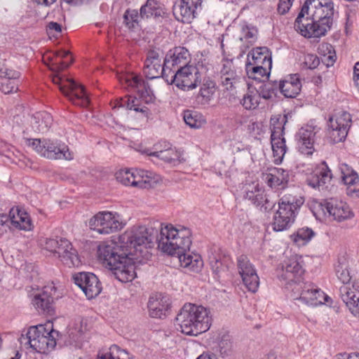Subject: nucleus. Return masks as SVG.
<instances>
[{
	"mask_svg": "<svg viewBox=\"0 0 359 359\" xmlns=\"http://www.w3.org/2000/svg\"><path fill=\"white\" fill-rule=\"evenodd\" d=\"M154 236L145 226L133 227L119 236L118 243L109 241L97 248L99 260L121 283L136 277V264H142L150 257Z\"/></svg>",
	"mask_w": 359,
	"mask_h": 359,
	"instance_id": "f257e3e1",
	"label": "nucleus"
},
{
	"mask_svg": "<svg viewBox=\"0 0 359 359\" xmlns=\"http://www.w3.org/2000/svg\"><path fill=\"white\" fill-rule=\"evenodd\" d=\"M156 241L162 252L171 256H177L180 265L190 271L198 273L203 266V261L199 254L190 252L191 245V231L182 227L175 228L172 224L161 227L160 233L156 231Z\"/></svg>",
	"mask_w": 359,
	"mask_h": 359,
	"instance_id": "f03ea898",
	"label": "nucleus"
},
{
	"mask_svg": "<svg viewBox=\"0 0 359 359\" xmlns=\"http://www.w3.org/2000/svg\"><path fill=\"white\" fill-rule=\"evenodd\" d=\"M334 15L332 0H306L295 20L294 26L306 38H320L332 29Z\"/></svg>",
	"mask_w": 359,
	"mask_h": 359,
	"instance_id": "7ed1b4c3",
	"label": "nucleus"
},
{
	"mask_svg": "<svg viewBox=\"0 0 359 359\" xmlns=\"http://www.w3.org/2000/svg\"><path fill=\"white\" fill-rule=\"evenodd\" d=\"M69 51H59L55 54V57L65 59L69 55ZM51 65L49 69L54 73L52 80L57 85L60 91L68 97L72 104L81 107H88L90 104V98L83 86L76 83L72 79L64 78L60 76V72L69 67L73 60L70 57L69 60L57 62L54 58H50ZM57 59V58H55Z\"/></svg>",
	"mask_w": 359,
	"mask_h": 359,
	"instance_id": "20e7f679",
	"label": "nucleus"
},
{
	"mask_svg": "<svg viewBox=\"0 0 359 359\" xmlns=\"http://www.w3.org/2000/svg\"><path fill=\"white\" fill-rule=\"evenodd\" d=\"M209 314L210 311L202 306L185 304L177 313L175 320L182 333L197 336L210 329L212 318Z\"/></svg>",
	"mask_w": 359,
	"mask_h": 359,
	"instance_id": "39448f33",
	"label": "nucleus"
},
{
	"mask_svg": "<svg viewBox=\"0 0 359 359\" xmlns=\"http://www.w3.org/2000/svg\"><path fill=\"white\" fill-rule=\"evenodd\" d=\"M300 196L285 194L278 201V209L273 217L272 227L275 231L288 229L295 221L300 208L304 203Z\"/></svg>",
	"mask_w": 359,
	"mask_h": 359,
	"instance_id": "423d86ee",
	"label": "nucleus"
},
{
	"mask_svg": "<svg viewBox=\"0 0 359 359\" xmlns=\"http://www.w3.org/2000/svg\"><path fill=\"white\" fill-rule=\"evenodd\" d=\"M27 143L41 156L48 159H65L70 161L74 156L65 143L58 141L40 139H27Z\"/></svg>",
	"mask_w": 359,
	"mask_h": 359,
	"instance_id": "0eeeda50",
	"label": "nucleus"
},
{
	"mask_svg": "<svg viewBox=\"0 0 359 359\" xmlns=\"http://www.w3.org/2000/svg\"><path fill=\"white\" fill-rule=\"evenodd\" d=\"M45 249L60 258L61 262L68 267L79 266L81 264L77 250L66 238L58 237L47 238Z\"/></svg>",
	"mask_w": 359,
	"mask_h": 359,
	"instance_id": "6e6552de",
	"label": "nucleus"
},
{
	"mask_svg": "<svg viewBox=\"0 0 359 359\" xmlns=\"http://www.w3.org/2000/svg\"><path fill=\"white\" fill-rule=\"evenodd\" d=\"M201 73L196 65H184L172 73L168 84H175L184 91L192 90L201 83Z\"/></svg>",
	"mask_w": 359,
	"mask_h": 359,
	"instance_id": "1a4fd4ad",
	"label": "nucleus"
},
{
	"mask_svg": "<svg viewBox=\"0 0 359 359\" xmlns=\"http://www.w3.org/2000/svg\"><path fill=\"white\" fill-rule=\"evenodd\" d=\"M288 115L284 114L282 116L278 114L271 118L270 122L272 127L271 143L273 156L277 157L276 161H279L281 162L287 149L284 135L285 126L287 122Z\"/></svg>",
	"mask_w": 359,
	"mask_h": 359,
	"instance_id": "9d476101",
	"label": "nucleus"
},
{
	"mask_svg": "<svg viewBox=\"0 0 359 359\" xmlns=\"http://www.w3.org/2000/svg\"><path fill=\"white\" fill-rule=\"evenodd\" d=\"M163 52L160 49H151L147 52L144 60V74L148 79L163 78L168 83L170 74L168 69L165 67V59L161 64Z\"/></svg>",
	"mask_w": 359,
	"mask_h": 359,
	"instance_id": "9b49d317",
	"label": "nucleus"
},
{
	"mask_svg": "<svg viewBox=\"0 0 359 359\" xmlns=\"http://www.w3.org/2000/svg\"><path fill=\"white\" fill-rule=\"evenodd\" d=\"M90 229L100 234H109L122 228L119 215L111 212H99L88 222Z\"/></svg>",
	"mask_w": 359,
	"mask_h": 359,
	"instance_id": "f8f14e48",
	"label": "nucleus"
},
{
	"mask_svg": "<svg viewBox=\"0 0 359 359\" xmlns=\"http://www.w3.org/2000/svg\"><path fill=\"white\" fill-rule=\"evenodd\" d=\"M351 123V116L346 111H344L335 118L330 117L327 123L330 142L336 144L344 141L347 136Z\"/></svg>",
	"mask_w": 359,
	"mask_h": 359,
	"instance_id": "ddd939ff",
	"label": "nucleus"
},
{
	"mask_svg": "<svg viewBox=\"0 0 359 359\" xmlns=\"http://www.w3.org/2000/svg\"><path fill=\"white\" fill-rule=\"evenodd\" d=\"M74 283L79 286L88 299L96 297L102 291L98 278L93 273L79 272L73 276Z\"/></svg>",
	"mask_w": 359,
	"mask_h": 359,
	"instance_id": "4468645a",
	"label": "nucleus"
},
{
	"mask_svg": "<svg viewBox=\"0 0 359 359\" xmlns=\"http://www.w3.org/2000/svg\"><path fill=\"white\" fill-rule=\"evenodd\" d=\"M302 262V257L297 255L290 257L283 264L282 272L278 276L279 279L285 281L286 284L299 283L304 273Z\"/></svg>",
	"mask_w": 359,
	"mask_h": 359,
	"instance_id": "2eb2a0df",
	"label": "nucleus"
},
{
	"mask_svg": "<svg viewBox=\"0 0 359 359\" xmlns=\"http://www.w3.org/2000/svg\"><path fill=\"white\" fill-rule=\"evenodd\" d=\"M237 264L244 285L249 291L255 292L259 285V278L253 265L245 255L238 257Z\"/></svg>",
	"mask_w": 359,
	"mask_h": 359,
	"instance_id": "dca6fc26",
	"label": "nucleus"
},
{
	"mask_svg": "<svg viewBox=\"0 0 359 359\" xmlns=\"http://www.w3.org/2000/svg\"><path fill=\"white\" fill-rule=\"evenodd\" d=\"M208 262L214 278L220 282L228 275L230 257L220 249L211 250L208 255Z\"/></svg>",
	"mask_w": 359,
	"mask_h": 359,
	"instance_id": "f3484780",
	"label": "nucleus"
},
{
	"mask_svg": "<svg viewBox=\"0 0 359 359\" xmlns=\"http://www.w3.org/2000/svg\"><path fill=\"white\" fill-rule=\"evenodd\" d=\"M318 131L316 126H306L302 127L295 135V140L299 151L306 155L312 154L314 151L313 144L316 135Z\"/></svg>",
	"mask_w": 359,
	"mask_h": 359,
	"instance_id": "a211bd4d",
	"label": "nucleus"
},
{
	"mask_svg": "<svg viewBox=\"0 0 359 359\" xmlns=\"http://www.w3.org/2000/svg\"><path fill=\"white\" fill-rule=\"evenodd\" d=\"M300 288V296L298 299L307 305L316 306L327 302L330 299L312 283H304Z\"/></svg>",
	"mask_w": 359,
	"mask_h": 359,
	"instance_id": "6ab92c4d",
	"label": "nucleus"
},
{
	"mask_svg": "<svg viewBox=\"0 0 359 359\" xmlns=\"http://www.w3.org/2000/svg\"><path fill=\"white\" fill-rule=\"evenodd\" d=\"M201 4L202 0H180L173 6V14L178 21L190 23L196 17V9Z\"/></svg>",
	"mask_w": 359,
	"mask_h": 359,
	"instance_id": "aec40b11",
	"label": "nucleus"
},
{
	"mask_svg": "<svg viewBox=\"0 0 359 359\" xmlns=\"http://www.w3.org/2000/svg\"><path fill=\"white\" fill-rule=\"evenodd\" d=\"M191 55L187 48L183 46H176L169 50L164 59L165 67L169 68V73H174L176 70L173 68L189 65Z\"/></svg>",
	"mask_w": 359,
	"mask_h": 359,
	"instance_id": "412c9836",
	"label": "nucleus"
},
{
	"mask_svg": "<svg viewBox=\"0 0 359 359\" xmlns=\"http://www.w3.org/2000/svg\"><path fill=\"white\" fill-rule=\"evenodd\" d=\"M20 344H29L30 348L38 353H47L53 350L56 345V339H47L46 336L28 334V330L25 334H22L20 337Z\"/></svg>",
	"mask_w": 359,
	"mask_h": 359,
	"instance_id": "4be33fe9",
	"label": "nucleus"
},
{
	"mask_svg": "<svg viewBox=\"0 0 359 359\" xmlns=\"http://www.w3.org/2000/svg\"><path fill=\"white\" fill-rule=\"evenodd\" d=\"M56 288L53 285L45 286L41 293L36 294L32 300L33 304L37 309L48 314H51L53 311V303L55 299L58 298L55 296Z\"/></svg>",
	"mask_w": 359,
	"mask_h": 359,
	"instance_id": "5701e85b",
	"label": "nucleus"
},
{
	"mask_svg": "<svg viewBox=\"0 0 359 359\" xmlns=\"http://www.w3.org/2000/svg\"><path fill=\"white\" fill-rule=\"evenodd\" d=\"M322 210L326 215L332 217L333 219L337 222H341L351 218L352 213L346 203L342 201H337L331 199L329 201H325L321 204Z\"/></svg>",
	"mask_w": 359,
	"mask_h": 359,
	"instance_id": "b1692460",
	"label": "nucleus"
},
{
	"mask_svg": "<svg viewBox=\"0 0 359 359\" xmlns=\"http://www.w3.org/2000/svg\"><path fill=\"white\" fill-rule=\"evenodd\" d=\"M147 307L150 317L163 318L170 308V299L162 294H153L149 299Z\"/></svg>",
	"mask_w": 359,
	"mask_h": 359,
	"instance_id": "393cba45",
	"label": "nucleus"
},
{
	"mask_svg": "<svg viewBox=\"0 0 359 359\" xmlns=\"http://www.w3.org/2000/svg\"><path fill=\"white\" fill-rule=\"evenodd\" d=\"M140 18L142 20H154L160 22L168 17V13L160 1L147 0L140 8Z\"/></svg>",
	"mask_w": 359,
	"mask_h": 359,
	"instance_id": "a878e982",
	"label": "nucleus"
},
{
	"mask_svg": "<svg viewBox=\"0 0 359 359\" xmlns=\"http://www.w3.org/2000/svg\"><path fill=\"white\" fill-rule=\"evenodd\" d=\"M279 92L286 98H294L299 95L302 82L298 74H289L279 80Z\"/></svg>",
	"mask_w": 359,
	"mask_h": 359,
	"instance_id": "bb28decb",
	"label": "nucleus"
},
{
	"mask_svg": "<svg viewBox=\"0 0 359 359\" xmlns=\"http://www.w3.org/2000/svg\"><path fill=\"white\" fill-rule=\"evenodd\" d=\"M332 178L331 170L327 163L323 161L314 173L307 178V183L310 187L320 190L327 187L326 184L331 181Z\"/></svg>",
	"mask_w": 359,
	"mask_h": 359,
	"instance_id": "cd10ccee",
	"label": "nucleus"
},
{
	"mask_svg": "<svg viewBox=\"0 0 359 359\" xmlns=\"http://www.w3.org/2000/svg\"><path fill=\"white\" fill-rule=\"evenodd\" d=\"M339 291L343 302L351 312L354 316L359 314V290H353L349 286L344 285L340 287Z\"/></svg>",
	"mask_w": 359,
	"mask_h": 359,
	"instance_id": "c85d7f7f",
	"label": "nucleus"
},
{
	"mask_svg": "<svg viewBox=\"0 0 359 359\" xmlns=\"http://www.w3.org/2000/svg\"><path fill=\"white\" fill-rule=\"evenodd\" d=\"M339 169L341 173V179L344 183L350 187L348 188L349 193H355L359 196V182L358 173L348 165L343 163Z\"/></svg>",
	"mask_w": 359,
	"mask_h": 359,
	"instance_id": "c756f323",
	"label": "nucleus"
},
{
	"mask_svg": "<svg viewBox=\"0 0 359 359\" xmlns=\"http://www.w3.org/2000/svg\"><path fill=\"white\" fill-rule=\"evenodd\" d=\"M289 181V172L283 168H274L266 175V183L271 188H284Z\"/></svg>",
	"mask_w": 359,
	"mask_h": 359,
	"instance_id": "7c9ffc66",
	"label": "nucleus"
},
{
	"mask_svg": "<svg viewBox=\"0 0 359 359\" xmlns=\"http://www.w3.org/2000/svg\"><path fill=\"white\" fill-rule=\"evenodd\" d=\"M53 122L52 116L46 111L36 112L32 116L31 126L38 133H46Z\"/></svg>",
	"mask_w": 359,
	"mask_h": 359,
	"instance_id": "2f4dec72",
	"label": "nucleus"
},
{
	"mask_svg": "<svg viewBox=\"0 0 359 359\" xmlns=\"http://www.w3.org/2000/svg\"><path fill=\"white\" fill-rule=\"evenodd\" d=\"M117 181L126 186H133L142 189L146 188L149 182L137 177L130 170H122L116 174Z\"/></svg>",
	"mask_w": 359,
	"mask_h": 359,
	"instance_id": "473e14b6",
	"label": "nucleus"
},
{
	"mask_svg": "<svg viewBox=\"0 0 359 359\" xmlns=\"http://www.w3.org/2000/svg\"><path fill=\"white\" fill-rule=\"evenodd\" d=\"M9 217L11 223L20 229L29 231L32 229L33 224L27 212L20 209L13 208L9 212Z\"/></svg>",
	"mask_w": 359,
	"mask_h": 359,
	"instance_id": "72a5a7b5",
	"label": "nucleus"
},
{
	"mask_svg": "<svg viewBox=\"0 0 359 359\" xmlns=\"http://www.w3.org/2000/svg\"><path fill=\"white\" fill-rule=\"evenodd\" d=\"M199 86L200 90L196 96V100L199 104H206L215 93V83L210 78H204Z\"/></svg>",
	"mask_w": 359,
	"mask_h": 359,
	"instance_id": "f704fd0d",
	"label": "nucleus"
},
{
	"mask_svg": "<svg viewBox=\"0 0 359 359\" xmlns=\"http://www.w3.org/2000/svg\"><path fill=\"white\" fill-rule=\"evenodd\" d=\"M144 152L151 156H155L166 163H172L177 161L180 155L175 149L172 148L169 142H164V149L159 151H149V149H147Z\"/></svg>",
	"mask_w": 359,
	"mask_h": 359,
	"instance_id": "c9c22d12",
	"label": "nucleus"
},
{
	"mask_svg": "<svg viewBox=\"0 0 359 359\" xmlns=\"http://www.w3.org/2000/svg\"><path fill=\"white\" fill-rule=\"evenodd\" d=\"M140 13L136 9L128 8L123 15V25L129 32H136L141 29Z\"/></svg>",
	"mask_w": 359,
	"mask_h": 359,
	"instance_id": "e433bc0d",
	"label": "nucleus"
},
{
	"mask_svg": "<svg viewBox=\"0 0 359 359\" xmlns=\"http://www.w3.org/2000/svg\"><path fill=\"white\" fill-rule=\"evenodd\" d=\"M117 106L129 110H133L136 112H140L144 116H148L149 109L144 105L142 106L141 101L136 97L120 98L117 102Z\"/></svg>",
	"mask_w": 359,
	"mask_h": 359,
	"instance_id": "4c0bfd02",
	"label": "nucleus"
},
{
	"mask_svg": "<svg viewBox=\"0 0 359 359\" xmlns=\"http://www.w3.org/2000/svg\"><path fill=\"white\" fill-rule=\"evenodd\" d=\"M268 81L263 83L257 90V93L264 100H271L273 96L276 97L278 92H279V81L271 80L267 79Z\"/></svg>",
	"mask_w": 359,
	"mask_h": 359,
	"instance_id": "58836bf2",
	"label": "nucleus"
},
{
	"mask_svg": "<svg viewBox=\"0 0 359 359\" xmlns=\"http://www.w3.org/2000/svg\"><path fill=\"white\" fill-rule=\"evenodd\" d=\"M28 334H39L40 336H46L47 339H55V337L59 335V332L53 330L52 323H47L46 325H38L32 326L28 329Z\"/></svg>",
	"mask_w": 359,
	"mask_h": 359,
	"instance_id": "ea45409f",
	"label": "nucleus"
},
{
	"mask_svg": "<svg viewBox=\"0 0 359 359\" xmlns=\"http://www.w3.org/2000/svg\"><path fill=\"white\" fill-rule=\"evenodd\" d=\"M245 71L248 78L253 80L261 81L264 77L269 78V76L266 75V68L251 64V60L249 58H247L245 63Z\"/></svg>",
	"mask_w": 359,
	"mask_h": 359,
	"instance_id": "a19ab883",
	"label": "nucleus"
},
{
	"mask_svg": "<svg viewBox=\"0 0 359 359\" xmlns=\"http://www.w3.org/2000/svg\"><path fill=\"white\" fill-rule=\"evenodd\" d=\"M316 233L312 229L304 226L299 228L297 231L291 236L293 241L298 245H306L308 243L313 237H314Z\"/></svg>",
	"mask_w": 359,
	"mask_h": 359,
	"instance_id": "79ce46f5",
	"label": "nucleus"
},
{
	"mask_svg": "<svg viewBox=\"0 0 359 359\" xmlns=\"http://www.w3.org/2000/svg\"><path fill=\"white\" fill-rule=\"evenodd\" d=\"M266 194L259 188V184L254 185L252 189H247L245 192L244 198L250 201L254 205L259 208Z\"/></svg>",
	"mask_w": 359,
	"mask_h": 359,
	"instance_id": "37998d69",
	"label": "nucleus"
},
{
	"mask_svg": "<svg viewBox=\"0 0 359 359\" xmlns=\"http://www.w3.org/2000/svg\"><path fill=\"white\" fill-rule=\"evenodd\" d=\"M271 55V53L267 47H257L248 53V58L250 59L251 57V64L259 65L262 61Z\"/></svg>",
	"mask_w": 359,
	"mask_h": 359,
	"instance_id": "c03bdc74",
	"label": "nucleus"
},
{
	"mask_svg": "<svg viewBox=\"0 0 359 359\" xmlns=\"http://www.w3.org/2000/svg\"><path fill=\"white\" fill-rule=\"evenodd\" d=\"M262 97L256 92L248 90L241 100V104L247 110L256 109L259 104V99Z\"/></svg>",
	"mask_w": 359,
	"mask_h": 359,
	"instance_id": "a18cd8bd",
	"label": "nucleus"
},
{
	"mask_svg": "<svg viewBox=\"0 0 359 359\" xmlns=\"http://www.w3.org/2000/svg\"><path fill=\"white\" fill-rule=\"evenodd\" d=\"M335 272L339 280L346 285L351 280L349 271L347 269V264L345 259H339L335 266Z\"/></svg>",
	"mask_w": 359,
	"mask_h": 359,
	"instance_id": "49530a36",
	"label": "nucleus"
},
{
	"mask_svg": "<svg viewBox=\"0 0 359 359\" xmlns=\"http://www.w3.org/2000/svg\"><path fill=\"white\" fill-rule=\"evenodd\" d=\"M127 83L128 86L137 88L139 91H142L149 94L151 92L149 85L147 82H145L140 76L134 75L131 76L130 78L127 79Z\"/></svg>",
	"mask_w": 359,
	"mask_h": 359,
	"instance_id": "de8ad7c7",
	"label": "nucleus"
},
{
	"mask_svg": "<svg viewBox=\"0 0 359 359\" xmlns=\"http://www.w3.org/2000/svg\"><path fill=\"white\" fill-rule=\"evenodd\" d=\"M122 353H126L116 345H111L107 352H99L96 359H120Z\"/></svg>",
	"mask_w": 359,
	"mask_h": 359,
	"instance_id": "09e8293b",
	"label": "nucleus"
},
{
	"mask_svg": "<svg viewBox=\"0 0 359 359\" xmlns=\"http://www.w3.org/2000/svg\"><path fill=\"white\" fill-rule=\"evenodd\" d=\"M18 89V82L14 80L1 79L0 81V90L4 94L16 92Z\"/></svg>",
	"mask_w": 359,
	"mask_h": 359,
	"instance_id": "8fccbe9b",
	"label": "nucleus"
},
{
	"mask_svg": "<svg viewBox=\"0 0 359 359\" xmlns=\"http://www.w3.org/2000/svg\"><path fill=\"white\" fill-rule=\"evenodd\" d=\"M62 25L56 22H50L46 26V32L50 38L57 39L61 36Z\"/></svg>",
	"mask_w": 359,
	"mask_h": 359,
	"instance_id": "3c124183",
	"label": "nucleus"
},
{
	"mask_svg": "<svg viewBox=\"0 0 359 359\" xmlns=\"http://www.w3.org/2000/svg\"><path fill=\"white\" fill-rule=\"evenodd\" d=\"M196 112L192 111H185L184 113V120L187 125L191 128H198L201 126V122L197 119Z\"/></svg>",
	"mask_w": 359,
	"mask_h": 359,
	"instance_id": "603ef678",
	"label": "nucleus"
},
{
	"mask_svg": "<svg viewBox=\"0 0 359 359\" xmlns=\"http://www.w3.org/2000/svg\"><path fill=\"white\" fill-rule=\"evenodd\" d=\"M320 65V59L315 54H307L304 56L303 67L306 69H314Z\"/></svg>",
	"mask_w": 359,
	"mask_h": 359,
	"instance_id": "864d4df0",
	"label": "nucleus"
},
{
	"mask_svg": "<svg viewBox=\"0 0 359 359\" xmlns=\"http://www.w3.org/2000/svg\"><path fill=\"white\" fill-rule=\"evenodd\" d=\"M276 203V201L271 200L268 195L265 194L259 210L262 212H270L275 208Z\"/></svg>",
	"mask_w": 359,
	"mask_h": 359,
	"instance_id": "5fc2aeb1",
	"label": "nucleus"
},
{
	"mask_svg": "<svg viewBox=\"0 0 359 359\" xmlns=\"http://www.w3.org/2000/svg\"><path fill=\"white\" fill-rule=\"evenodd\" d=\"M220 353L222 354L227 353L231 348V341L229 335H224L218 343Z\"/></svg>",
	"mask_w": 359,
	"mask_h": 359,
	"instance_id": "6e6d98bb",
	"label": "nucleus"
},
{
	"mask_svg": "<svg viewBox=\"0 0 359 359\" xmlns=\"http://www.w3.org/2000/svg\"><path fill=\"white\" fill-rule=\"evenodd\" d=\"M20 76V73L18 71L6 69L4 71L0 69V78L1 79L17 81Z\"/></svg>",
	"mask_w": 359,
	"mask_h": 359,
	"instance_id": "4d7b16f0",
	"label": "nucleus"
},
{
	"mask_svg": "<svg viewBox=\"0 0 359 359\" xmlns=\"http://www.w3.org/2000/svg\"><path fill=\"white\" fill-rule=\"evenodd\" d=\"M292 0H279L277 11L279 14L285 15L290 9L292 5Z\"/></svg>",
	"mask_w": 359,
	"mask_h": 359,
	"instance_id": "13d9d810",
	"label": "nucleus"
},
{
	"mask_svg": "<svg viewBox=\"0 0 359 359\" xmlns=\"http://www.w3.org/2000/svg\"><path fill=\"white\" fill-rule=\"evenodd\" d=\"M221 73L222 75L229 77L230 80H232L234 83H237L240 79V77L237 75L235 70L228 69L225 65L222 69Z\"/></svg>",
	"mask_w": 359,
	"mask_h": 359,
	"instance_id": "bf43d9fd",
	"label": "nucleus"
},
{
	"mask_svg": "<svg viewBox=\"0 0 359 359\" xmlns=\"http://www.w3.org/2000/svg\"><path fill=\"white\" fill-rule=\"evenodd\" d=\"M242 32L244 34V37L247 39L255 38L257 33V30L254 27H250L249 25L243 26Z\"/></svg>",
	"mask_w": 359,
	"mask_h": 359,
	"instance_id": "052dcab7",
	"label": "nucleus"
},
{
	"mask_svg": "<svg viewBox=\"0 0 359 359\" xmlns=\"http://www.w3.org/2000/svg\"><path fill=\"white\" fill-rule=\"evenodd\" d=\"M334 359H359V353L353 352L351 353H341L337 354Z\"/></svg>",
	"mask_w": 359,
	"mask_h": 359,
	"instance_id": "680f3d73",
	"label": "nucleus"
},
{
	"mask_svg": "<svg viewBox=\"0 0 359 359\" xmlns=\"http://www.w3.org/2000/svg\"><path fill=\"white\" fill-rule=\"evenodd\" d=\"M259 66H262L263 68H266V75L270 76L271 70L272 68V57L271 55L267 57L264 61L259 63Z\"/></svg>",
	"mask_w": 359,
	"mask_h": 359,
	"instance_id": "e2e57ef3",
	"label": "nucleus"
},
{
	"mask_svg": "<svg viewBox=\"0 0 359 359\" xmlns=\"http://www.w3.org/2000/svg\"><path fill=\"white\" fill-rule=\"evenodd\" d=\"M220 80L222 85L224 86L226 90H229L230 88H233V85L236 83L233 82L232 80H230L229 77L223 75H221Z\"/></svg>",
	"mask_w": 359,
	"mask_h": 359,
	"instance_id": "0e129e2a",
	"label": "nucleus"
},
{
	"mask_svg": "<svg viewBox=\"0 0 359 359\" xmlns=\"http://www.w3.org/2000/svg\"><path fill=\"white\" fill-rule=\"evenodd\" d=\"M39 5H42L45 6H49L54 4L57 0H33Z\"/></svg>",
	"mask_w": 359,
	"mask_h": 359,
	"instance_id": "69168bd1",
	"label": "nucleus"
},
{
	"mask_svg": "<svg viewBox=\"0 0 359 359\" xmlns=\"http://www.w3.org/2000/svg\"><path fill=\"white\" fill-rule=\"evenodd\" d=\"M66 3L72 5H80L88 2L89 0H64Z\"/></svg>",
	"mask_w": 359,
	"mask_h": 359,
	"instance_id": "338daca9",
	"label": "nucleus"
},
{
	"mask_svg": "<svg viewBox=\"0 0 359 359\" xmlns=\"http://www.w3.org/2000/svg\"><path fill=\"white\" fill-rule=\"evenodd\" d=\"M326 60H327V63H326V66L327 67L332 66L334 65V62L336 60V55H329L326 58Z\"/></svg>",
	"mask_w": 359,
	"mask_h": 359,
	"instance_id": "774afa93",
	"label": "nucleus"
}]
</instances>
